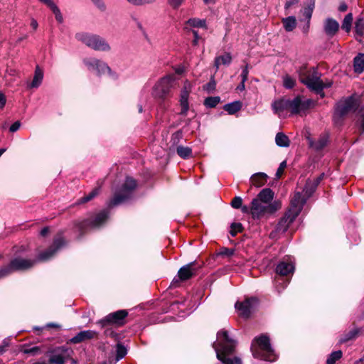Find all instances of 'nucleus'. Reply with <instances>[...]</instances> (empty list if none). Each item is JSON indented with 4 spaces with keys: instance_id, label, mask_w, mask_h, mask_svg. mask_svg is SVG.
Wrapping results in <instances>:
<instances>
[{
    "instance_id": "1",
    "label": "nucleus",
    "mask_w": 364,
    "mask_h": 364,
    "mask_svg": "<svg viewBox=\"0 0 364 364\" xmlns=\"http://www.w3.org/2000/svg\"><path fill=\"white\" fill-rule=\"evenodd\" d=\"M213 346L216 352L217 358L223 364H242L239 357L229 358L235 351L236 342L229 337L227 331L221 330L218 333L217 342L214 343Z\"/></svg>"
},
{
    "instance_id": "2",
    "label": "nucleus",
    "mask_w": 364,
    "mask_h": 364,
    "mask_svg": "<svg viewBox=\"0 0 364 364\" xmlns=\"http://www.w3.org/2000/svg\"><path fill=\"white\" fill-rule=\"evenodd\" d=\"M251 350L253 356L256 358L267 361H274L277 358V355L271 347L269 338L265 335H261L254 339Z\"/></svg>"
},
{
    "instance_id": "3",
    "label": "nucleus",
    "mask_w": 364,
    "mask_h": 364,
    "mask_svg": "<svg viewBox=\"0 0 364 364\" xmlns=\"http://www.w3.org/2000/svg\"><path fill=\"white\" fill-rule=\"evenodd\" d=\"M75 39L88 48L102 52H109L111 46L109 43L99 35L87 32H78L75 35Z\"/></svg>"
},
{
    "instance_id": "4",
    "label": "nucleus",
    "mask_w": 364,
    "mask_h": 364,
    "mask_svg": "<svg viewBox=\"0 0 364 364\" xmlns=\"http://www.w3.org/2000/svg\"><path fill=\"white\" fill-rule=\"evenodd\" d=\"M321 75L316 70H301L299 78L302 83L309 88L321 94V97L324 96L322 90L324 87H330L331 82L324 84L320 79Z\"/></svg>"
},
{
    "instance_id": "5",
    "label": "nucleus",
    "mask_w": 364,
    "mask_h": 364,
    "mask_svg": "<svg viewBox=\"0 0 364 364\" xmlns=\"http://www.w3.org/2000/svg\"><path fill=\"white\" fill-rule=\"evenodd\" d=\"M177 86L175 75H168L160 79L153 88V95L155 98L165 100L172 95V90Z\"/></svg>"
},
{
    "instance_id": "6",
    "label": "nucleus",
    "mask_w": 364,
    "mask_h": 364,
    "mask_svg": "<svg viewBox=\"0 0 364 364\" xmlns=\"http://www.w3.org/2000/svg\"><path fill=\"white\" fill-rule=\"evenodd\" d=\"M252 218L255 220H260L266 218L281 208V203L274 200L272 205H268L254 198L252 202Z\"/></svg>"
},
{
    "instance_id": "7",
    "label": "nucleus",
    "mask_w": 364,
    "mask_h": 364,
    "mask_svg": "<svg viewBox=\"0 0 364 364\" xmlns=\"http://www.w3.org/2000/svg\"><path fill=\"white\" fill-rule=\"evenodd\" d=\"M136 187V182L134 179L130 177H127L126 181L121 189L114 193V197L109 201L107 205L109 208H112L127 200H128L133 191Z\"/></svg>"
},
{
    "instance_id": "8",
    "label": "nucleus",
    "mask_w": 364,
    "mask_h": 364,
    "mask_svg": "<svg viewBox=\"0 0 364 364\" xmlns=\"http://www.w3.org/2000/svg\"><path fill=\"white\" fill-rule=\"evenodd\" d=\"M359 104L360 97L355 95L340 100L336 105L334 118L342 117L350 112H355Z\"/></svg>"
},
{
    "instance_id": "9",
    "label": "nucleus",
    "mask_w": 364,
    "mask_h": 364,
    "mask_svg": "<svg viewBox=\"0 0 364 364\" xmlns=\"http://www.w3.org/2000/svg\"><path fill=\"white\" fill-rule=\"evenodd\" d=\"M33 264L34 260L32 259L21 257L14 258L8 266L4 267L0 269V279L6 277L14 271L27 269L31 267Z\"/></svg>"
},
{
    "instance_id": "10",
    "label": "nucleus",
    "mask_w": 364,
    "mask_h": 364,
    "mask_svg": "<svg viewBox=\"0 0 364 364\" xmlns=\"http://www.w3.org/2000/svg\"><path fill=\"white\" fill-rule=\"evenodd\" d=\"M315 102L301 95L290 100V114H301L314 106Z\"/></svg>"
},
{
    "instance_id": "11",
    "label": "nucleus",
    "mask_w": 364,
    "mask_h": 364,
    "mask_svg": "<svg viewBox=\"0 0 364 364\" xmlns=\"http://www.w3.org/2000/svg\"><path fill=\"white\" fill-rule=\"evenodd\" d=\"M297 218L294 213L287 210L284 215L280 219L274 230L269 233V237L272 239H277L284 234L289 228L291 223Z\"/></svg>"
},
{
    "instance_id": "12",
    "label": "nucleus",
    "mask_w": 364,
    "mask_h": 364,
    "mask_svg": "<svg viewBox=\"0 0 364 364\" xmlns=\"http://www.w3.org/2000/svg\"><path fill=\"white\" fill-rule=\"evenodd\" d=\"M272 109L279 118H286L290 112V100L284 97L276 100L272 103Z\"/></svg>"
},
{
    "instance_id": "13",
    "label": "nucleus",
    "mask_w": 364,
    "mask_h": 364,
    "mask_svg": "<svg viewBox=\"0 0 364 364\" xmlns=\"http://www.w3.org/2000/svg\"><path fill=\"white\" fill-rule=\"evenodd\" d=\"M108 218V213L102 210L95 215L93 219H87L78 223V228L80 230H83L87 228H97L104 223Z\"/></svg>"
},
{
    "instance_id": "14",
    "label": "nucleus",
    "mask_w": 364,
    "mask_h": 364,
    "mask_svg": "<svg viewBox=\"0 0 364 364\" xmlns=\"http://www.w3.org/2000/svg\"><path fill=\"white\" fill-rule=\"evenodd\" d=\"M128 313L126 310H119L111 313L100 321V323L105 326L106 324H117L122 326L124 323V320L127 316Z\"/></svg>"
},
{
    "instance_id": "15",
    "label": "nucleus",
    "mask_w": 364,
    "mask_h": 364,
    "mask_svg": "<svg viewBox=\"0 0 364 364\" xmlns=\"http://www.w3.org/2000/svg\"><path fill=\"white\" fill-rule=\"evenodd\" d=\"M257 300L255 298L245 299L243 302H237L235 309L237 310L240 316L248 318L253 309V306L257 304Z\"/></svg>"
},
{
    "instance_id": "16",
    "label": "nucleus",
    "mask_w": 364,
    "mask_h": 364,
    "mask_svg": "<svg viewBox=\"0 0 364 364\" xmlns=\"http://www.w3.org/2000/svg\"><path fill=\"white\" fill-rule=\"evenodd\" d=\"M191 91V86L190 82H186L183 85V88L181 92V97H180V105H181V112L180 114L183 116H186L187 112L189 109V105H188V97L189 94Z\"/></svg>"
},
{
    "instance_id": "17",
    "label": "nucleus",
    "mask_w": 364,
    "mask_h": 364,
    "mask_svg": "<svg viewBox=\"0 0 364 364\" xmlns=\"http://www.w3.org/2000/svg\"><path fill=\"white\" fill-rule=\"evenodd\" d=\"M65 244V240L63 237H58V238L55 239L53 245L50 247V248L48 250H46L39 255V259L40 260L49 259Z\"/></svg>"
},
{
    "instance_id": "18",
    "label": "nucleus",
    "mask_w": 364,
    "mask_h": 364,
    "mask_svg": "<svg viewBox=\"0 0 364 364\" xmlns=\"http://www.w3.org/2000/svg\"><path fill=\"white\" fill-rule=\"evenodd\" d=\"M306 200L301 193H296L291 200L290 207L288 209L289 211L294 214V215H299Z\"/></svg>"
},
{
    "instance_id": "19",
    "label": "nucleus",
    "mask_w": 364,
    "mask_h": 364,
    "mask_svg": "<svg viewBox=\"0 0 364 364\" xmlns=\"http://www.w3.org/2000/svg\"><path fill=\"white\" fill-rule=\"evenodd\" d=\"M294 271V264L289 258L284 259L276 267L277 274L281 276H287Z\"/></svg>"
},
{
    "instance_id": "20",
    "label": "nucleus",
    "mask_w": 364,
    "mask_h": 364,
    "mask_svg": "<svg viewBox=\"0 0 364 364\" xmlns=\"http://www.w3.org/2000/svg\"><path fill=\"white\" fill-rule=\"evenodd\" d=\"M193 263H189L182 267L178 272L179 280L186 281L191 278L196 272V269L193 267Z\"/></svg>"
},
{
    "instance_id": "21",
    "label": "nucleus",
    "mask_w": 364,
    "mask_h": 364,
    "mask_svg": "<svg viewBox=\"0 0 364 364\" xmlns=\"http://www.w3.org/2000/svg\"><path fill=\"white\" fill-rule=\"evenodd\" d=\"M83 64L85 67L90 68H109L107 64L102 60L95 57H87L83 60Z\"/></svg>"
},
{
    "instance_id": "22",
    "label": "nucleus",
    "mask_w": 364,
    "mask_h": 364,
    "mask_svg": "<svg viewBox=\"0 0 364 364\" xmlns=\"http://www.w3.org/2000/svg\"><path fill=\"white\" fill-rule=\"evenodd\" d=\"M97 336V333L94 331L87 330L79 332L75 336L70 339L73 343H80L82 341L93 338Z\"/></svg>"
},
{
    "instance_id": "23",
    "label": "nucleus",
    "mask_w": 364,
    "mask_h": 364,
    "mask_svg": "<svg viewBox=\"0 0 364 364\" xmlns=\"http://www.w3.org/2000/svg\"><path fill=\"white\" fill-rule=\"evenodd\" d=\"M324 31L329 36H333L339 28V23L335 19L328 18L324 21Z\"/></svg>"
},
{
    "instance_id": "24",
    "label": "nucleus",
    "mask_w": 364,
    "mask_h": 364,
    "mask_svg": "<svg viewBox=\"0 0 364 364\" xmlns=\"http://www.w3.org/2000/svg\"><path fill=\"white\" fill-rule=\"evenodd\" d=\"M309 146L316 151H320L323 149L328 144V136L322 135L319 136L316 140H314L311 138H308Z\"/></svg>"
},
{
    "instance_id": "25",
    "label": "nucleus",
    "mask_w": 364,
    "mask_h": 364,
    "mask_svg": "<svg viewBox=\"0 0 364 364\" xmlns=\"http://www.w3.org/2000/svg\"><path fill=\"white\" fill-rule=\"evenodd\" d=\"M274 193L270 188L262 189L255 198L259 201L268 205H272Z\"/></svg>"
},
{
    "instance_id": "26",
    "label": "nucleus",
    "mask_w": 364,
    "mask_h": 364,
    "mask_svg": "<svg viewBox=\"0 0 364 364\" xmlns=\"http://www.w3.org/2000/svg\"><path fill=\"white\" fill-rule=\"evenodd\" d=\"M63 353H54L49 358V363L51 364H65L66 360L70 358V355H65L67 349L61 348Z\"/></svg>"
},
{
    "instance_id": "27",
    "label": "nucleus",
    "mask_w": 364,
    "mask_h": 364,
    "mask_svg": "<svg viewBox=\"0 0 364 364\" xmlns=\"http://www.w3.org/2000/svg\"><path fill=\"white\" fill-rule=\"evenodd\" d=\"M267 178L268 176L266 173L259 172L252 176L250 182L252 185L256 187H261L267 183Z\"/></svg>"
},
{
    "instance_id": "28",
    "label": "nucleus",
    "mask_w": 364,
    "mask_h": 364,
    "mask_svg": "<svg viewBox=\"0 0 364 364\" xmlns=\"http://www.w3.org/2000/svg\"><path fill=\"white\" fill-rule=\"evenodd\" d=\"M314 7L315 0H309L301 10V15L306 21H310Z\"/></svg>"
},
{
    "instance_id": "29",
    "label": "nucleus",
    "mask_w": 364,
    "mask_h": 364,
    "mask_svg": "<svg viewBox=\"0 0 364 364\" xmlns=\"http://www.w3.org/2000/svg\"><path fill=\"white\" fill-rule=\"evenodd\" d=\"M232 60V57L229 53H224L218 56L215 59V66L218 68L219 67L229 66Z\"/></svg>"
},
{
    "instance_id": "30",
    "label": "nucleus",
    "mask_w": 364,
    "mask_h": 364,
    "mask_svg": "<svg viewBox=\"0 0 364 364\" xmlns=\"http://www.w3.org/2000/svg\"><path fill=\"white\" fill-rule=\"evenodd\" d=\"M284 28L287 32L292 31L296 26L297 22L294 16H291L282 19Z\"/></svg>"
},
{
    "instance_id": "31",
    "label": "nucleus",
    "mask_w": 364,
    "mask_h": 364,
    "mask_svg": "<svg viewBox=\"0 0 364 364\" xmlns=\"http://www.w3.org/2000/svg\"><path fill=\"white\" fill-rule=\"evenodd\" d=\"M43 78V73L42 70H36L35 75L32 82L28 87L30 88H37L40 86Z\"/></svg>"
},
{
    "instance_id": "32",
    "label": "nucleus",
    "mask_w": 364,
    "mask_h": 364,
    "mask_svg": "<svg viewBox=\"0 0 364 364\" xmlns=\"http://www.w3.org/2000/svg\"><path fill=\"white\" fill-rule=\"evenodd\" d=\"M275 142L277 146L281 147H288L290 144V141L287 135L282 132L277 134L275 137Z\"/></svg>"
},
{
    "instance_id": "33",
    "label": "nucleus",
    "mask_w": 364,
    "mask_h": 364,
    "mask_svg": "<svg viewBox=\"0 0 364 364\" xmlns=\"http://www.w3.org/2000/svg\"><path fill=\"white\" fill-rule=\"evenodd\" d=\"M187 27L191 28H206V21L204 19L192 18L188 19L186 23Z\"/></svg>"
},
{
    "instance_id": "34",
    "label": "nucleus",
    "mask_w": 364,
    "mask_h": 364,
    "mask_svg": "<svg viewBox=\"0 0 364 364\" xmlns=\"http://www.w3.org/2000/svg\"><path fill=\"white\" fill-rule=\"evenodd\" d=\"M241 109V103L240 102H233L225 105L224 110L228 112L230 114H233L238 112Z\"/></svg>"
},
{
    "instance_id": "35",
    "label": "nucleus",
    "mask_w": 364,
    "mask_h": 364,
    "mask_svg": "<svg viewBox=\"0 0 364 364\" xmlns=\"http://www.w3.org/2000/svg\"><path fill=\"white\" fill-rule=\"evenodd\" d=\"M176 152L181 158L186 159L191 156L192 150L189 147L179 146L177 147Z\"/></svg>"
},
{
    "instance_id": "36",
    "label": "nucleus",
    "mask_w": 364,
    "mask_h": 364,
    "mask_svg": "<svg viewBox=\"0 0 364 364\" xmlns=\"http://www.w3.org/2000/svg\"><path fill=\"white\" fill-rule=\"evenodd\" d=\"M353 21V15L351 13L348 14L342 23V28L345 30L346 32H349L351 28Z\"/></svg>"
},
{
    "instance_id": "37",
    "label": "nucleus",
    "mask_w": 364,
    "mask_h": 364,
    "mask_svg": "<svg viewBox=\"0 0 364 364\" xmlns=\"http://www.w3.org/2000/svg\"><path fill=\"white\" fill-rule=\"evenodd\" d=\"M360 332L359 328H353L340 339V343H345L355 338Z\"/></svg>"
},
{
    "instance_id": "38",
    "label": "nucleus",
    "mask_w": 364,
    "mask_h": 364,
    "mask_svg": "<svg viewBox=\"0 0 364 364\" xmlns=\"http://www.w3.org/2000/svg\"><path fill=\"white\" fill-rule=\"evenodd\" d=\"M342 355L341 350L332 352L326 360V364H334L337 360L341 358Z\"/></svg>"
},
{
    "instance_id": "39",
    "label": "nucleus",
    "mask_w": 364,
    "mask_h": 364,
    "mask_svg": "<svg viewBox=\"0 0 364 364\" xmlns=\"http://www.w3.org/2000/svg\"><path fill=\"white\" fill-rule=\"evenodd\" d=\"M220 97H208L204 101V105L207 107H215L220 102Z\"/></svg>"
},
{
    "instance_id": "40",
    "label": "nucleus",
    "mask_w": 364,
    "mask_h": 364,
    "mask_svg": "<svg viewBox=\"0 0 364 364\" xmlns=\"http://www.w3.org/2000/svg\"><path fill=\"white\" fill-rule=\"evenodd\" d=\"M355 33L360 36L364 34V18H360L357 19L355 26Z\"/></svg>"
},
{
    "instance_id": "41",
    "label": "nucleus",
    "mask_w": 364,
    "mask_h": 364,
    "mask_svg": "<svg viewBox=\"0 0 364 364\" xmlns=\"http://www.w3.org/2000/svg\"><path fill=\"white\" fill-rule=\"evenodd\" d=\"M100 193V188H95L93 189L88 195L82 197L80 200V203H84L91 200L95 196H97Z\"/></svg>"
},
{
    "instance_id": "42",
    "label": "nucleus",
    "mask_w": 364,
    "mask_h": 364,
    "mask_svg": "<svg viewBox=\"0 0 364 364\" xmlns=\"http://www.w3.org/2000/svg\"><path fill=\"white\" fill-rule=\"evenodd\" d=\"M354 68H364V54L360 53L354 58Z\"/></svg>"
},
{
    "instance_id": "43",
    "label": "nucleus",
    "mask_w": 364,
    "mask_h": 364,
    "mask_svg": "<svg viewBox=\"0 0 364 364\" xmlns=\"http://www.w3.org/2000/svg\"><path fill=\"white\" fill-rule=\"evenodd\" d=\"M116 350H117V360H119L120 359L123 358L127 354V349L125 348V347L123 345H122L120 343H118L117 345Z\"/></svg>"
},
{
    "instance_id": "44",
    "label": "nucleus",
    "mask_w": 364,
    "mask_h": 364,
    "mask_svg": "<svg viewBox=\"0 0 364 364\" xmlns=\"http://www.w3.org/2000/svg\"><path fill=\"white\" fill-rule=\"evenodd\" d=\"M50 10L54 14L56 21L58 23H62L63 22V16L58 6L55 4L52 8H50Z\"/></svg>"
},
{
    "instance_id": "45",
    "label": "nucleus",
    "mask_w": 364,
    "mask_h": 364,
    "mask_svg": "<svg viewBox=\"0 0 364 364\" xmlns=\"http://www.w3.org/2000/svg\"><path fill=\"white\" fill-rule=\"evenodd\" d=\"M316 186H314V183L311 180H308L306 183L304 191L308 196H309L316 190Z\"/></svg>"
},
{
    "instance_id": "46",
    "label": "nucleus",
    "mask_w": 364,
    "mask_h": 364,
    "mask_svg": "<svg viewBox=\"0 0 364 364\" xmlns=\"http://www.w3.org/2000/svg\"><path fill=\"white\" fill-rule=\"evenodd\" d=\"M242 226L240 223H232L230 233L232 236H235L238 232H241Z\"/></svg>"
},
{
    "instance_id": "47",
    "label": "nucleus",
    "mask_w": 364,
    "mask_h": 364,
    "mask_svg": "<svg viewBox=\"0 0 364 364\" xmlns=\"http://www.w3.org/2000/svg\"><path fill=\"white\" fill-rule=\"evenodd\" d=\"M242 200L239 196L235 197L231 202L232 207L236 209L240 208V207H242Z\"/></svg>"
},
{
    "instance_id": "48",
    "label": "nucleus",
    "mask_w": 364,
    "mask_h": 364,
    "mask_svg": "<svg viewBox=\"0 0 364 364\" xmlns=\"http://www.w3.org/2000/svg\"><path fill=\"white\" fill-rule=\"evenodd\" d=\"M294 80L289 76H286L284 78V86L286 88L290 89L292 88L294 85Z\"/></svg>"
},
{
    "instance_id": "49",
    "label": "nucleus",
    "mask_w": 364,
    "mask_h": 364,
    "mask_svg": "<svg viewBox=\"0 0 364 364\" xmlns=\"http://www.w3.org/2000/svg\"><path fill=\"white\" fill-rule=\"evenodd\" d=\"M127 1H128L129 4H133V5H143V4H150V3H153L154 1H155V0H126Z\"/></svg>"
},
{
    "instance_id": "50",
    "label": "nucleus",
    "mask_w": 364,
    "mask_h": 364,
    "mask_svg": "<svg viewBox=\"0 0 364 364\" xmlns=\"http://www.w3.org/2000/svg\"><path fill=\"white\" fill-rule=\"evenodd\" d=\"M23 353L25 354H32L36 355L38 352H40V348L38 346H34L31 348H26L23 350Z\"/></svg>"
},
{
    "instance_id": "51",
    "label": "nucleus",
    "mask_w": 364,
    "mask_h": 364,
    "mask_svg": "<svg viewBox=\"0 0 364 364\" xmlns=\"http://www.w3.org/2000/svg\"><path fill=\"white\" fill-rule=\"evenodd\" d=\"M215 85L216 83L213 78H212L208 83L204 85L203 88L205 90L208 91V92H210L215 89Z\"/></svg>"
},
{
    "instance_id": "52",
    "label": "nucleus",
    "mask_w": 364,
    "mask_h": 364,
    "mask_svg": "<svg viewBox=\"0 0 364 364\" xmlns=\"http://www.w3.org/2000/svg\"><path fill=\"white\" fill-rule=\"evenodd\" d=\"M168 4L170 6H171L173 9H178L185 0H167Z\"/></svg>"
},
{
    "instance_id": "53",
    "label": "nucleus",
    "mask_w": 364,
    "mask_h": 364,
    "mask_svg": "<svg viewBox=\"0 0 364 364\" xmlns=\"http://www.w3.org/2000/svg\"><path fill=\"white\" fill-rule=\"evenodd\" d=\"M286 166H287V163H286V161H282V162L280 164V165H279V168H278V169H277V173H276V176H277L278 178H279V177L282 176V174L283 173L284 170V168H286Z\"/></svg>"
},
{
    "instance_id": "54",
    "label": "nucleus",
    "mask_w": 364,
    "mask_h": 364,
    "mask_svg": "<svg viewBox=\"0 0 364 364\" xmlns=\"http://www.w3.org/2000/svg\"><path fill=\"white\" fill-rule=\"evenodd\" d=\"M21 127V123L19 121L15 122L9 128V131L11 132H15L19 129Z\"/></svg>"
},
{
    "instance_id": "55",
    "label": "nucleus",
    "mask_w": 364,
    "mask_h": 364,
    "mask_svg": "<svg viewBox=\"0 0 364 364\" xmlns=\"http://www.w3.org/2000/svg\"><path fill=\"white\" fill-rule=\"evenodd\" d=\"M234 254V250L232 249L224 248L220 252L221 255L232 256Z\"/></svg>"
},
{
    "instance_id": "56",
    "label": "nucleus",
    "mask_w": 364,
    "mask_h": 364,
    "mask_svg": "<svg viewBox=\"0 0 364 364\" xmlns=\"http://www.w3.org/2000/svg\"><path fill=\"white\" fill-rule=\"evenodd\" d=\"M323 176H324V174L321 173L319 176L311 180V182L314 183V186L317 187L318 186V184L320 183V182L323 180Z\"/></svg>"
},
{
    "instance_id": "57",
    "label": "nucleus",
    "mask_w": 364,
    "mask_h": 364,
    "mask_svg": "<svg viewBox=\"0 0 364 364\" xmlns=\"http://www.w3.org/2000/svg\"><path fill=\"white\" fill-rule=\"evenodd\" d=\"M323 176H324V174L321 173L319 176L311 180V182L314 183V186L317 187L318 186V184L320 183V182L323 180Z\"/></svg>"
},
{
    "instance_id": "58",
    "label": "nucleus",
    "mask_w": 364,
    "mask_h": 364,
    "mask_svg": "<svg viewBox=\"0 0 364 364\" xmlns=\"http://www.w3.org/2000/svg\"><path fill=\"white\" fill-rule=\"evenodd\" d=\"M193 34L194 36V39L193 40V45L197 46L198 44L199 40L200 39V37L196 31H193Z\"/></svg>"
},
{
    "instance_id": "59",
    "label": "nucleus",
    "mask_w": 364,
    "mask_h": 364,
    "mask_svg": "<svg viewBox=\"0 0 364 364\" xmlns=\"http://www.w3.org/2000/svg\"><path fill=\"white\" fill-rule=\"evenodd\" d=\"M93 3L101 10L105 9V5L102 0H92Z\"/></svg>"
},
{
    "instance_id": "60",
    "label": "nucleus",
    "mask_w": 364,
    "mask_h": 364,
    "mask_svg": "<svg viewBox=\"0 0 364 364\" xmlns=\"http://www.w3.org/2000/svg\"><path fill=\"white\" fill-rule=\"evenodd\" d=\"M240 208L243 213H247L252 215V204L250 205V206L242 205V207Z\"/></svg>"
},
{
    "instance_id": "61",
    "label": "nucleus",
    "mask_w": 364,
    "mask_h": 364,
    "mask_svg": "<svg viewBox=\"0 0 364 364\" xmlns=\"http://www.w3.org/2000/svg\"><path fill=\"white\" fill-rule=\"evenodd\" d=\"M6 102V97L5 95L0 92V108L2 109Z\"/></svg>"
},
{
    "instance_id": "62",
    "label": "nucleus",
    "mask_w": 364,
    "mask_h": 364,
    "mask_svg": "<svg viewBox=\"0 0 364 364\" xmlns=\"http://www.w3.org/2000/svg\"><path fill=\"white\" fill-rule=\"evenodd\" d=\"M298 0H287L284 6L285 9H289L292 5L296 4Z\"/></svg>"
},
{
    "instance_id": "63",
    "label": "nucleus",
    "mask_w": 364,
    "mask_h": 364,
    "mask_svg": "<svg viewBox=\"0 0 364 364\" xmlns=\"http://www.w3.org/2000/svg\"><path fill=\"white\" fill-rule=\"evenodd\" d=\"M40 1L46 4L50 9L52 8L55 4L52 0H39Z\"/></svg>"
},
{
    "instance_id": "64",
    "label": "nucleus",
    "mask_w": 364,
    "mask_h": 364,
    "mask_svg": "<svg viewBox=\"0 0 364 364\" xmlns=\"http://www.w3.org/2000/svg\"><path fill=\"white\" fill-rule=\"evenodd\" d=\"M310 21H306V23L302 26L301 29L303 33H307L309 29Z\"/></svg>"
}]
</instances>
